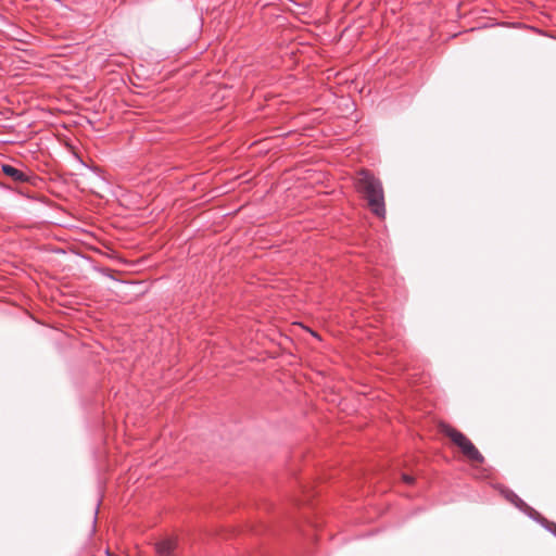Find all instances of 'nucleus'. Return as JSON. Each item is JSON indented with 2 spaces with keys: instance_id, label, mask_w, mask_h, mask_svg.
I'll return each mask as SVG.
<instances>
[{
  "instance_id": "nucleus-4",
  "label": "nucleus",
  "mask_w": 556,
  "mask_h": 556,
  "mask_svg": "<svg viewBox=\"0 0 556 556\" xmlns=\"http://www.w3.org/2000/svg\"><path fill=\"white\" fill-rule=\"evenodd\" d=\"M502 494L508 502H510L513 505H515L519 509L525 510V509L529 508L528 505L511 490H508V489L503 490Z\"/></svg>"
},
{
  "instance_id": "nucleus-1",
  "label": "nucleus",
  "mask_w": 556,
  "mask_h": 556,
  "mask_svg": "<svg viewBox=\"0 0 556 556\" xmlns=\"http://www.w3.org/2000/svg\"><path fill=\"white\" fill-rule=\"evenodd\" d=\"M355 186L367 200L370 211L380 218L386 216L384 193L381 181L370 172L362 169L355 178Z\"/></svg>"
},
{
  "instance_id": "nucleus-6",
  "label": "nucleus",
  "mask_w": 556,
  "mask_h": 556,
  "mask_svg": "<svg viewBox=\"0 0 556 556\" xmlns=\"http://www.w3.org/2000/svg\"><path fill=\"white\" fill-rule=\"evenodd\" d=\"M402 480L405 483L412 484L415 479L412 476H408V475L404 473V475H402Z\"/></svg>"
},
{
  "instance_id": "nucleus-2",
  "label": "nucleus",
  "mask_w": 556,
  "mask_h": 556,
  "mask_svg": "<svg viewBox=\"0 0 556 556\" xmlns=\"http://www.w3.org/2000/svg\"><path fill=\"white\" fill-rule=\"evenodd\" d=\"M440 431L446 435L453 444H455L463 455L472 464H481L484 460L482 454L478 451L475 444L459 430L453 428L447 424L441 422L439 425Z\"/></svg>"
},
{
  "instance_id": "nucleus-5",
  "label": "nucleus",
  "mask_w": 556,
  "mask_h": 556,
  "mask_svg": "<svg viewBox=\"0 0 556 556\" xmlns=\"http://www.w3.org/2000/svg\"><path fill=\"white\" fill-rule=\"evenodd\" d=\"M2 172L7 176L11 177L14 181H25L27 179L26 175L23 172L11 165H3Z\"/></svg>"
},
{
  "instance_id": "nucleus-3",
  "label": "nucleus",
  "mask_w": 556,
  "mask_h": 556,
  "mask_svg": "<svg viewBox=\"0 0 556 556\" xmlns=\"http://www.w3.org/2000/svg\"><path fill=\"white\" fill-rule=\"evenodd\" d=\"M177 546V536H165L155 543V552L159 556H175Z\"/></svg>"
}]
</instances>
